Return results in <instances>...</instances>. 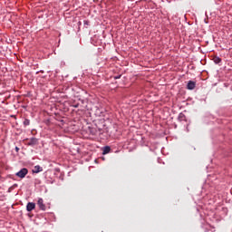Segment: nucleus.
I'll use <instances>...</instances> for the list:
<instances>
[{
	"mask_svg": "<svg viewBox=\"0 0 232 232\" xmlns=\"http://www.w3.org/2000/svg\"><path fill=\"white\" fill-rule=\"evenodd\" d=\"M197 86V82L193 81H189L187 84V89L188 90H195V87Z\"/></svg>",
	"mask_w": 232,
	"mask_h": 232,
	"instance_id": "4",
	"label": "nucleus"
},
{
	"mask_svg": "<svg viewBox=\"0 0 232 232\" xmlns=\"http://www.w3.org/2000/svg\"><path fill=\"white\" fill-rule=\"evenodd\" d=\"M37 206L42 211H46V205H44V199H43L42 198H38Z\"/></svg>",
	"mask_w": 232,
	"mask_h": 232,
	"instance_id": "2",
	"label": "nucleus"
},
{
	"mask_svg": "<svg viewBox=\"0 0 232 232\" xmlns=\"http://www.w3.org/2000/svg\"><path fill=\"white\" fill-rule=\"evenodd\" d=\"M15 150H16V151H19V148L16 147Z\"/></svg>",
	"mask_w": 232,
	"mask_h": 232,
	"instance_id": "11",
	"label": "nucleus"
},
{
	"mask_svg": "<svg viewBox=\"0 0 232 232\" xmlns=\"http://www.w3.org/2000/svg\"><path fill=\"white\" fill-rule=\"evenodd\" d=\"M214 63L216 64H219V63H222V59H220V57H218V56H216V57H214Z\"/></svg>",
	"mask_w": 232,
	"mask_h": 232,
	"instance_id": "8",
	"label": "nucleus"
},
{
	"mask_svg": "<svg viewBox=\"0 0 232 232\" xmlns=\"http://www.w3.org/2000/svg\"><path fill=\"white\" fill-rule=\"evenodd\" d=\"M121 75L114 76V79H121Z\"/></svg>",
	"mask_w": 232,
	"mask_h": 232,
	"instance_id": "10",
	"label": "nucleus"
},
{
	"mask_svg": "<svg viewBox=\"0 0 232 232\" xmlns=\"http://www.w3.org/2000/svg\"><path fill=\"white\" fill-rule=\"evenodd\" d=\"M15 175L16 177H19V179H24L26 175H28V169L24 168L20 171H18Z\"/></svg>",
	"mask_w": 232,
	"mask_h": 232,
	"instance_id": "1",
	"label": "nucleus"
},
{
	"mask_svg": "<svg viewBox=\"0 0 232 232\" xmlns=\"http://www.w3.org/2000/svg\"><path fill=\"white\" fill-rule=\"evenodd\" d=\"M110 151H111V148H110V146H106L103 148L102 155H108Z\"/></svg>",
	"mask_w": 232,
	"mask_h": 232,
	"instance_id": "7",
	"label": "nucleus"
},
{
	"mask_svg": "<svg viewBox=\"0 0 232 232\" xmlns=\"http://www.w3.org/2000/svg\"><path fill=\"white\" fill-rule=\"evenodd\" d=\"M26 209L28 212L34 211V209H35V203H34V202L27 203Z\"/></svg>",
	"mask_w": 232,
	"mask_h": 232,
	"instance_id": "5",
	"label": "nucleus"
},
{
	"mask_svg": "<svg viewBox=\"0 0 232 232\" xmlns=\"http://www.w3.org/2000/svg\"><path fill=\"white\" fill-rule=\"evenodd\" d=\"M41 171H43V168L39 165H36L33 169V173H41Z\"/></svg>",
	"mask_w": 232,
	"mask_h": 232,
	"instance_id": "6",
	"label": "nucleus"
},
{
	"mask_svg": "<svg viewBox=\"0 0 232 232\" xmlns=\"http://www.w3.org/2000/svg\"><path fill=\"white\" fill-rule=\"evenodd\" d=\"M27 144L28 146H37V144H39V140H37V138H31Z\"/></svg>",
	"mask_w": 232,
	"mask_h": 232,
	"instance_id": "3",
	"label": "nucleus"
},
{
	"mask_svg": "<svg viewBox=\"0 0 232 232\" xmlns=\"http://www.w3.org/2000/svg\"><path fill=\"white\" fill-rule=\"evenodd\" d=\"M24 124L25 126H30V120H28V119L24 120Z\"/></svg>",
	"mask_w": 232,
	"mask_h": 232,
	"instance_id": "9",
	"label": "nucleus"
}]
</instances>
